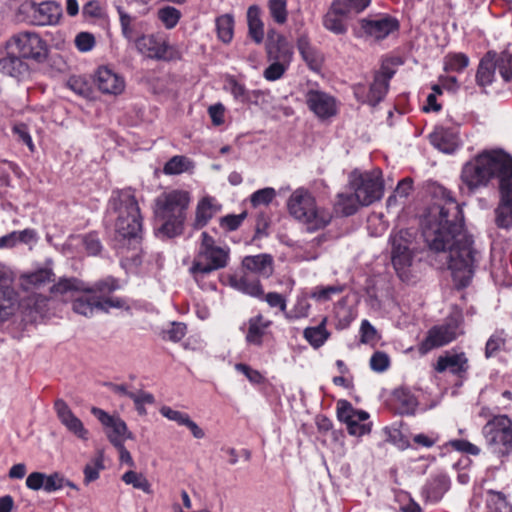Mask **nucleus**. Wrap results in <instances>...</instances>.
<instances>
[{
	"mask_svg": "<svg viewBox=\"0 0 512 512\" xmlns=\"http://www.w3.org/2000/svg\"><path fill=\"white\" fill-rule=\"evenodd\" d=\"M217 36L223 43H230L234 34V18L231 14H224L216 18Z\"/></svg>",
	"mask_w": 512,
	"mask_h": 512,
	"instance_id": "4c0bfd02",
	"label": "nucleus"
},
{
	"mask_svg": "<svg viewBox=\"0 0 512 512\" xmlns=\"http://www.w3.org/2000/svg\"><path fill=\"white\" fill-rule=\"evenodd\" d=\"M129 398L133 400L139 415H146L147 411L144 407L145 404H154L155 402L153 394L142 390L137 393L130 394Z\"/></svg>",
	"mask_w": 512,
	"mask_h": 512,
	"instance_id": "09e8293b",
	"label": "nucleus"
},
{
	"mask_svg": "<svg viewBox=\"0 0 512 512\" xmlns=\"http://www.w3.org/2000/svg\"><path fill=\"white\" fill-rule=\"evenodd\" d=\"M121 480L125 484L132 485L133 488L142 490L146 494L152 493L151 484L142 473L129 470L122 475Z\"/></svg>",
	"mask_w": 512,
	"mask_h": 512,
	"instance_id": "79ce46f5",
	"label": "nucleus"
},
{
	"mask_svg": "<svg viewBox=\"0 0 512 512\" xmlns=\"http://www.w3.org/2000/svg\"><path fill=\"white\" fill-rule=\"evenodd\" d=\"M498 179V188L504 178H512V157L501 151H485L467 162L461 172V180L469 191L486 186L491 178Z\"/></svg>",
	"mask_w": 512,
	"mask_h": 512,
	"instance_id": "f03ea898",
	"label": "nucleus"
},
{
	"mask_svg": "<svg viewBox=\"0 0 512 512\" xmlns=\"http://www.w3.org/2000/svg\"><path fill=\"white\" fill-rule=\"evenodd\" d=\"M271 325V321L265 320L262 315H257L249 320V328L246 340L249 344L260 346L262 337L266 329Z\"/></svg>",
	"mask_w": 512,
	"mask_h": 512,
	"instance_id": "473e14b6",
	"label": "nucleus"
},
{
	"mask_svg": "<svg viewBox=\"0 0 512 512\" xmlns=\"http://www.w3.org/2000/svg\"><path fill=\"white\" fill-rule=\"evenodd\" d=\"M246 217V211H243L238 215L228 214L220 219V226L229 232L235 231L241 226Z\"/></svg>",
	"mask_w": 512,
	"mask_h": 512,
	"instance_id": "603ef678",
	"label": "nucleus"
},
{
	"mask_svg": "<svg viewBox=\"0 0 512 512\" xmlns=\"http://www.w3.org/2000/svg\"><path fill=\"white\" fill-rule=\"evenodd\" d=\"M337 415L340 421H343L347 425L348 432L350 434H359L362 431L354 425L353 417H357L358 420H367L369 415L366 411H357L347 401L338 402Z\"/></svg>",
	"mask_w": 512,
	"mask_h": 512,
	"instance_id": "a878e982",
	"label": "nucleus"
},
{
	"mask_svg": "<svg viewBox=\"0 0 512 512\" xmlns=\"http://www.w3.org/2000/svg\"><path fill=\"white\" fill-rule=\"evenodd\" d=\"M489 448L501 456L512 450V420L507 415L493 416L482 428Z\"/></svg>",
	"mask_w": 512,
	"mask_h": 512,
	"instance_id": "6e6552de",
	"label": "nucleus"
},
{
	"mask_svg": "<svg viewBox=\"0 0 512 512\" xmlns=\"http://www.w3.org/2000/svg\"><path fill=\"white\" fill-rule=\"evenodd\" d=\"M264 299L270 307L279 308L282 312L286 310V298L283 295L270 292L265 295Z\"/></svg>",
	"mask_w": 512,
	"mask_h": 512,
	"instance_id": "338daca9",
	"label": "nucleus"
},
{
	"mask_svg": "<svg viewBox=\"0 0 512 512\" xmlns=\"http://www.w3.org/2000/svg\"><path fill=\"white\" fill-rule=\"evenodd\" d=\"M494 51H488L480 60L476 73V82L480 87H486L494 80L495 66L493 65Z\"/></svg>",
	"mask_w": 512,
	"mask_h": 512,
	"instance_id": "2f4dec72",
	"label": "nucleus"
},
{
	"mask_svg": "<svg viewBox=\"0 0 512 512\" xmlns=\"http://www.w3.org/2000/svg\"><path fill=\"white\" fill-rule=\"evenodd\" d=\"M411 235L408 231L401 230L391 238V259L395 270L402 277L406 268L411 265L412 254L409 248Z\"/></svg>",
	"mask_w": 512,
	"mask_h": 512,
	"instance_id": "dca6fc26",
	"label": "nucleus"
},
{
	"mask_svg": "<svg viewBox=\"0 0 512 512\" xmlns=\"http://www.w3.org/2000/svg\"><path fill=\"white\" fill-rule=\"evenodd\" d=\"M33 17L38 25H54L62 16V7L55 1H45L40 4L31 2Z\"/></svg>",
	"mask_w": 512,
	"mask_h": 512,
	"instance_id": "4be33fe9",
	"label": "nucleus"
},
{
	"mask_svg": "<svg viewBox=\"0 0 512 512\" xmlns=\"http://www.w3.org/2000/svg\"><path fill=\"white\" fill-rule=\"evenodd\" d=\"M189 203L190 195L187 191L172 190L159 195L155 200L154 215L162 224L157 232L168 238L181 235Z\"/></svg>",
	"mask_w": 512,
	"mask_h": 512,
	"instance_id": "7ed1b4c3",
	"label": "nucleus"
},
{
	"mask_svg": "<svg viewBox=\"0 0 512 512\" xmlns=\"http://www.w3.org/2000/svg\"><path fill=\"white\" fill-rule=\"evenodd\" d=\"M189 161L184 156H173L163 168V172L167 175L180 174L187 170Z\"/></svg>",
	"mask_w": 512,
	"mask_h": 512,
	"instance_id": "de8ad7c7",
	"label": "nucleus"
},
{
	"mask_svg": "<svg viewBox=\"0 0 512 512\" xmlns=\"http://www.w3.org/2000/svg\"><path fill=\"white\" fill-rule=\"evenodd\" d=\"M326 319H323L316 327H308L304 330L305 339L314 347L319 348L328 339L329 333L325 328Z\"/></svg>",
	"mask_w": 512,
	"mask_h": 512,
	"instance_id": "58836bf2",
	"label": "nucleus"
},
{
	"mask_svg": "<svg viewBox=\"0 0 512 512\" xmlns=\"http://www.w3.org/2000/svg\"><path fill=\"white\" fill-rule=\"evenodd\" d=\"M269 11L275 22L283 24L286 21V1L285 0H269Z\"/></svg>",
	"mask_w": 512,
	"mask_h": 512,
	"instance_id": "8fccbe9b",
	"label": "nucleus"
},
{
	"mask_svg": "<svg viewBox=\"0 0 512 512\" xmlns=\"http://www.w3.org/2000/svg\"><path fill=\"white\" fill-rule=\"evenodd\" d=\"M46 474L42 472H32L26 478V486L34 491H38L40 489L44 490L45 487Z\"/></svg>",
	"mask_w": 512,
	"mask_h": 512,
	"instance_id": "052dcab7",
	"label": "nucleus"
},
{
	"mask_svg": "<svg viewBox=\"0 0 512 512\" xmlns=\"http://www.w3.org/2000/svg\"><path fill=\"white\" fill-rule=\"evenodd\" d=\"M160 413L162 416L166 417L167 419H169L171 421H175L179 425H182V426H184V424L187 422V420L190 417L187 413L174 410L168 406H163L160 409Z\"/></svg>",
	"mask_w": 512,
	"mask_h": 512,
	"instance_id": "bf43d9fd",
	"label": "nucleus"
},
{
	"mask_svg": "<svg viewBox=\"0 0 512 512\" xmlns=\"http://www.w3.org/2000/svg\"><path fill=\"white\" fill-rule=\"evenodd\" d=\"M306 102L319 118L325 119L336 114L334 98L324 92L310 90L306 95Z\"/></svg>",
	"mask_w": 512,
	"mask_h": 512,
	"instance_id": "412c9836",
	"label": "nucleus"
},
{
	"mask_svg": "<svg viewBox=\"0 0 512 512\" xmlns=\"http://www.w3.org/2000/svg\"><path fill=\"white\" fill-rule=\"evenodd\" d=\"M94 82L103 94L119 95L125 88L123 77L107 67L97 70Z\"/></svg>",
	"mask_w": 512,
	"mask_h": 512,
	"instance_id": "6ab92c4d",
	"label": "nucleus"
},
{
	"mask_svg": "<svg viewBox=\"0 0 512 512\" xmlns=\"http://www.w3.org/2000/svg\"><path fill=\"white\" fill-rule=\"evenodd\" d=\"M13 134L17 137L18 141L26 144L30 151H34V144L26 124L18 123L13 126Z\"/></svg>",
	"mask_w": 512,
	"mask_h": 512,
	"instance_id": "5fc2aeb1",
	"label": "nucleus"
},
{
	"mask_svg": "<svg viewBox=\"0 0 512 512\" xmlns=\"http://www.w3.org/2000/svg\"><path fill=\"white\" fill-rule=\"evenodd\" d=\"M12 43L18 50L19 57L43 62L48 55V48L41 37L34 32H21L12 38Z\"/></svg>",
	"mask_w": 512,
	"mask_h": 512,
	"instance_id": "9b49d317",
	"label": "nucleus"
},
{
	"mask_svg": "<svg viewBox=\"0 0 512 512\" xmlns=\"http://www.w3.org/2000/svg\"><path fill=\"white\" fill-rule=\"evenodd\" d=\"M119 288L118 283L113 278H108L96 282L93 286L86 285L77 278H62L51 288V292L64 294L68 291L86 292L93 295L109 294Z\"/></svg>",
	"mask_w": 512,
	"mask_h": 512,
	"instance_id": "f8f14e48",
	"label": "nucleus"
},
{
	"mask_svg": "<svg viewBox=\"0 0 512 512\" xmlns=\"http://www.w3.org/2000/svg\"><path fill=\"white\" fill-rule=\"evenodd\" d=\"M275 196V189L271 187H266L255 191L250 196V202L253 207H258L260 205H268L272 202Z\"/></svg>",
	"mask_w": 512,
	"mask_h": 512,
	"instance_id": "a18cd8bd",
	"label": "nucleus"
},
{
	"mask_svg": "<svg viewBox=\"0 0 512 512\" xmlns=\"http://www.w3.org/2000/svg\"><path fill=\"white\" fill-rule=\"evenodd\" d=\"M261 10L257 5H252L247 10L248 34L257 43L264 39V24L260 17Z\"/></svg>",
	"mask_w": 512,
	"mask_h": 512,
	"instance_id": "7c9ffc66",
	"label": "nucleus"
},
{
	"mask_svg": "<svg viewBox=\"0 0 512 512\" xmlns=\"http://www.w3.org/2000/svg\"><path fill=\"white\" fill-rule=\"evenodd\" d=\"M84 294L74 296L72 299V310L82 316L90 317L95 310H100L99 295Z\"/></svg>",
	"mask_w": 512,
	"mask_h": 512,
	"instance_id": "cd10ccee",
	"label": "nucleus"
},
{
	"mask_svg": "<svg viewBox=\"0 0 512 512\" xmlns=\"http://www.w3.org/2000/svg\"><path fill=\"white\" fill-rule=\"evenodd\" d=\"M135 47L139 53L151 59L169 60V45L165 41H160L154 35H142L135 39Z\"/></svg>",
	"mask_w": 512,
	"mask_h": 512,
	"instance_id": "a211bd4d",
	"label": "nucleus"
},
{
	"mask_svg": "<svg viewBox=\"0 0 512 512\" xmlns=\"http://www.w3.org/2000/svg\"><path fill=\"white\" fill-rule=\"evenodd\" d=\"M442 198L428 209L422 235L428 251L435 261L446 266L455 284L466 287L475 271L480 254L474 240L463 225V215L458 203L449 192L440 189Z\"/></svg>",
	"mask_w": 512,
	"mask_h": 512,
	"instance_id": "f257e3e1",
	"label": "nucleus"
},
{
	"mask_svg": "<svg viewBox=\"0 0 512 512\" xmlns=\"http://www.w3.org/2000/svg\"><path fill=\"white\" fill-rule=\"evenodd\" d=\"M492 62L505 82L512 81V54L509 51H494Z\"/></svg>",
	"mask_w": 512,
	"mask_h": 512,
	"instance_id": "e433bc0d",
	"label": "nucleus"
},
{
	"mask_svg": "<svg viewBox=\"0 0 512 512\" xmlns=\"http://www.w3.org/2000/svg\"><path fill=\"white\" fill-rule=\"evenodd\" d=\"M158 18L167 29H172L178 24L181 12L175 7L166 6L158 10Z\"/></svg>",
	"mask_w": 512,
	"mask_h": 512,
	"instance_id": "c03bdc74",
	"label": "nucleus"
},
{
	"mask_svg": "<svg viewBox=\"0 0 512 512\" xmlns=\"http://www.w3.org/2000/svg\"><path fill=\"white\" fill-rule=\"evenodd\" d=\"M11 272L0 264V322L8 320L18 309V293L12 286Z\"/></svg>",
	"mask_w": 512,
	"mask_h": 512,
	"instance_id": "4468645a",
	"label": "nucleus"
},
{
	"mask_svg": "<svg viewBox=\"0 0 512 512\" xmlns=\"http://www.w3.org/2000/svg\"><path fill=\"white\" fill-rule=\"evenodd\" d=\"M486 502L490 512H512V506L508 503L506 496L502 492L487 491Z\"/></svg>",
	"mask_w": 512,
	"mask_h": 512,
	"instance_id": "a19ab883",
	"label": "nucleus"
},
{
	"mask_svg": "<svg viewBox=\"0 0 512 512\" xmlns=\"http://www.w3.org/2000/svg\"><path fill=\"white\" fill-rule=\"evenodd\" d=\"M337 2H342V4L346 7L347 13L351 16L352 14H357L362 12L369 4L371 0H336Z\"/></svg>",
	"mask_w": 512,
	"mask_h": 512,
	"instance_id": "69168bd1",
	"label": "nucleus"
},
{
	"mask_svg": "<svg viewBox=\"0 0 512 512\" xmlns=\"http://www.w3.org/2000/svg\"><path fill=\"white\" fill-rule=\"evenodd\" d=\"M54 273L50 268H41L26 276L29 284L39 287L53 280Z\"/></svg>",
	"mask_w": 512,
	"mask_h": 512,
	"instance_id": "49530a36",
	"label": "nucleus"
},
{
	"mask_svg": "<svg viewBox=\"0 0 512 512\" xmlns=\"http://www.w3.org/2000/svg\"><path fill=\"white\" fill-rule=\"evenodd\" d=\"M348 186L356 193L362 206H369L379 201L384 194V181L380 169L370 171L353 170L348 177Z\"/></svg>",
	"mask_w": 512,
	"mask_h": 512,
	"instance_id": "423d86ee",
	"label": "nucleus"
},
{
	"mask_svg": "<svg viewBox=\"0 0 512 512\" xmlns=\"http://www.w3.org/2000/svg\"><path fill=\"white\" fill-rule=\"evenodd\" d=\"M290 215L307 225L308 230L324 228L332 218L329 211L317 207L315 198L304 188L295 190L290 196Z\"/></svg>",
	"mask_w": 512,
	"mask_h": 512,
	"instance_id": "39448f33",
	"label": "nucleus"
},
{
	"mask_svg": "<svg viewBox=\"0 0 512 512\" xmlns=\"http://www.w3.org/2000/svg\"><path fill=\"white\" fill-rule=\"evenodd\" d=\"M216 210L212 204V198L204 197L201 199L196 207L195 221L193 227L200 229L207 225L209 220L214 216Z\"/></svg>",
	"mask_w": 512,
	"mask_h": 512,
	"instance_id": "f704fd0d",
	"label": "nucleus"
},
{
	"mask_svg": "<svg viewBox=\"0 0 512 512\" xmlns=\"http://www.w3.org/2000/svg\"><path fill=\"white\" fill-rule=\"evenodd\" d=\"M370 366L374 371L383 372L389 366V357L383 352H375L370 359Z\"/></svg>",
	"mask_w": 512,
	"mask_h": 512,
	"instance_id": "e2e57ef3",
	"label": "nucleus"
},
{
	"mask_svg": "<svg viewBox=\"0 0 512 512\" xmlns=\"http://www.w3.org/2000/svg\"><path fill=\"white\" fill-rule=\"evenodd\" d=\"M91 413L104 426L106 436L113 446H120L126 439H134V435L128 430L125 421L119 416L109 415L97 407H92Z\"/></svg>",
	"mask_w": 512,
	"mask_h": 512,
	"instance_id": "ddd939ff",
	"label": "nucleus"
},
{
	"mask_svg": "<svg viewBox=\"0 0 512 512\" xmlns=\"http://www.w3.org/2000/svg\"><path fill=\"white\" fill-rule=\"evenodd\" d=\"M83 243L87 253L90 255H97L102 249L100 240L93 234L86 235Z\"/></svg>",
	"mask_w": 512,
	"mask_h": 512,
	"instance_id": "774afa93",
	"label": "nucleus"
},
{
	"mask_svg": "<svg viewBox=\"0 0 512 512\" xmlns=\"http://www.w3.org/2000/svg\"><path fill=\"white\" fill-rule=\"evenodd\" d=\"M467 362L464 353L447 354L438 358L435 370L441 373L449 369L453 374H459L467 370Z\"/></svg>",
	"mask_w": 512,
	"mask_h": 512,
	"instance_id": "c85d7f7f",
	"label": "nucleus"
},
{
	"mask_svg": "<svg viewBox=\"0 0 512 512\" xmlns=\"http://www.w3.org/2000/svg\"><path fill=\"white\" fill-rule=\"evenodd\" d=\"M362 206V200H359L356 193H340L337 196L336 208L344 216L355 214Z\"/></svg>",
	"mask_w": 512,
	"mask_h": 512,
	"instance_id": "c9c22d12",
	"label": "nucleus"
},
{
	"mask_svg": "<svg viewBox=\"0 0 512 512\" xmlns=\"http://www.w3.org/2000/svg\"><path fill=\"white\" fill-rule=\"evenodd\" d=\"M230 284L235 289L252 297H262L264 295L260 280L255 275L249 273H245L241 277L231 276Z\"/></svg>",
	"mask_w": 512,
	"mask_h": 512,
	"instance_id": "393cba45",
	"label": "nucleus"
},
{
	"mask_svg": "<svg viewBox=\"0 0 512 512\" xmlns=\"http://www.w3.org/2000/svg\"><path fill=\"white\" fill-rule=\"evenodd\" d=\"M395 71L387 65H382L379 72L375 74L374 81L370 85L366 102L372 106L381 102L389 88V81L393 77Z\"/></svg>",
	"mask_w": 512,
	"mask_h": 512,
	"instance_id": "aec40b11",
	"label": "nucleus"
},
{
	"mask_svg": "<svg viewBox=\"0 0 512 512\" xmlns=\"http://www.w3.org/2000/svg\"><path fill=\"white\" fill-rule=\"evenodd\" d=\"M462 322V314L459 311L451 313L445 323L432 327L426 338L420 344L419 351L422 354L452 342L462 333L460 325Z\"/></svg>",
	"mask_w": 512,
	"mask_h": 512,
	"instance_id": "1a4fd4ad",
	"label": "nucleus"
},
{
	"mask_svg": "<svg viewBox=\"0 0 512 512\" xmlns=\"http://www.w3.org/2000/svg\"><path fill=\"white\" fill-rule=\"evenodd\" d=\"M235 369L243 373L247 379L253 384H260L264 381L262 374L244 363H237Z\"/></svg>",
	"mask_w": 512,
	"mask_h": 512,
	"instance_id": "4d7b16f0",
	"label": "nucleus"
},
{
	"mask_svg": "<svg viewBox=\"0 0 512 512\" xmlns=\"http://www.w3.org/2000/svg\"><path fill=\"white\" fill-rule=\"evenodd\" d=\"M54 409L59 421L70 433L74 434L79 439H88V430L63 399H57L55 401Z\"/></svg>",
	"mask_w": 512,
	"mask_h": 512,
	"instance_id": "f3484780",
	"label": "nucleus"
},
{
	"mask_svg": "<svg viewBox=\"0 0 512 512\" xmlns=\"http://www.w3.org/2000/svg\"><path fill=\"white\" fill-rule=\"evenodd\" d=\"M109 207L118 215L115 224L117 234L123 239H140L142 216L133 191L130 188L113 191Z\"/></svg>",
	"mask_w": 512,
	"mask_h": 512,
	"instance_id": "20e7f679",
	"label": "nucleus"
},
{
	"mask_svg": "<svg viewBox=\"0 0 512 512\" xmlns=\"http://www.w3.org/2000/svg\"><path fill=\"white\" fill-rule=\"evenodd\" d=\"M229 250L215 244L207 232H202L198 253L190 268L192 274H209L227 266Z\"/></svg>",
	"mask_w": 512,
	"mask_h": 512,
	"instance_id": "0eeeda50",
	"label": "nucleus"
},
{
	"mask_svg": "<svg viewBox=\"0 0 512 512\" xmlns=\"http://www.w3.org/2000/svg\"><path fill=\"white\" fill-rule=\"evenodd\" d=\"M67 87L80 96H88L90 87L80 76H72L67 81Z\"/></svg>",
	"mask_w": 512,
	"mask_h": 512,
	"instance_id": "864d4df0",
	"label": "nucleus"
},
{
	"mask_svg": "<svg viewBox=\"0 0 512 512\" xmlns=\"http://www.w3.org/2000/svg\"><path fill=\"white\" fill-rule=\"evenodd\" d=\"M297 48L303 60L313 71H318L322 64L321 55L310 45L305 36H301L297 42Z\"/></svg>",
	"mask_w": 512,
	"mask_h": 512,
	"instance_id": "72a5a7b5",
	"label": "nucleus"
},
{
	"mask_svg": "<svg viewBox=\"0 0 512 512\" xmlns=\"http://www.w3.org/2000/svg\"><path fill=\"white\" fill-rule=\"evenodd\" d=\"M345 9L346 7L342 4V2L334 1L329 11L324 16L323 24L325 28L335 34L346 33L347 26L345 22L350 17V15Z\"/></svg>",
	"mask_w": 512,
	"mask_h": 512,
	"instance_id": "5701e85b",
	"label": "nucleus"
},
{
	"mask_svg": "<svg viewBox=\"0 0 512 512\" xmlns=\"http://www.w3.org/2000/svg\"><path fill=\"white\" fill-rule=\"evenodd\" d=\"M242 266L249 274L259 275L265 278L272 273V257L268 254H259L246 256L242 261Z\"/></svg>",
	"mask_w": 512,
	"mask_h": 512,
	"instance_id": "b1692460",
	"label": "nucleus"
},
{
	"mask_svg": "<svg viewBox=\"0 0 512 512\" xmlns=\"http://www.w3.org/2000/svg\"><path fill=\"white\" fill-rule=\"evenodd\" d=\"M399 29V21L387 14L369 15L359 20L357 37L381 41Z\"/></svg>",
	"mask_w": 512,
	"mask_h": 512,
	"instance_id": "9d476101",
	"label": "nucleus"
},
{
	"mask_svg": "<svg viewBox=\"0 0 512 512\" xmlns=\"http://www.w3.org/2000/svg\"><path fill=\"white\" fill-rule=\"evenodd\" d=\"M285 37L278 34L275 30L268 31L267 37V52L270 57L279 58L285 56L287 51L285 49Z\"/></svg>",
	"mask_w": 512,
	"mask_h": 512,
	"instance_id": "ea45409f",
	"label": "nucleus"
},
{
	"mask_svg": "<svg viewBox=\"0 0 512 512\" xmlns=\"http://www.w3.org/2000/svg\"><path fill=\"white\" fill-rule=\"evenodd\" d=\"M448 444L453 449L467 454L478 455L480 453V449L467 440H451Z\"/></svg>",
	"mask_w": 512,
	"mask_h": 512,
	"instance_id": "0e129e2a",
	"label": "nucleus"
},
{
	"mask_svg": "<svg viewBox=\"0 0 512 512\" xmlns=\"http://www.w3.org/2000/svg\"><path fill=\"white\" fill-rule=\"evenodd\" d=\"M469 65V58L463 53L448 54L444 58V70L461 72Z\"/></svg>",
	"mask_w": 512,
	"mask_h": 512,
	"instance_id": "37998d69",
	"label": "nucleus"
},
{
	"mask_svg": "<svg viewBox=\"0 0 512 512\" xmlns=\"http://www.w3.org/2000/svg\"><path fill=\"white\" fill-rule=\"evenodd\" d=\"M75 45L81 52H88L95 46V37L89 32H80L75 38Z\"/></svg>",
	"mask_w": 512,
	"mask_h": 512,
	"instance_id": "6e6d98bb",
	"label": "nucleus"
},
{
	"mask_svg": "<svg viewBox=\"0 0 512 512\" xmlns=\"http://www.w3.org/2000/svg\"><path fill=\"white\" fill-rule=\"evenodd\" d=\"M431 144L444 153H452L458 147L456 135L443 127H437L430 134Z\"/></svg>",
	"mask_w": 512,
	"mask_h": 512,
	"instance_id": "bb28decb",
	"label": "nucleus"
},
{
	"mask_svg": "<svg viewBox=\"0 0 512 512\" xmlns=\"http://www.w3.org/2000/svg\"><path fill=\"white\" fill-rule=\"evenodd\" d=\"M61 488H63V475L62 474H60L58 472H54L50 475H46L45 487H44L45 492L51 493V492L60 490Z\"/></svg>",
	"mask_w": 512,
	"mask_h": 512,
	"instance_id": "680f3d73",
	"label": "nucleus"
},
{
	"mask_svg": "<svg viewBox=\"0 0 512 512\" xmlns=\"http://www.w3.org/2000/svg\"><path fill=\"white\" fill-rule=\"evenodd\" d=\"M103 468L104 466L101 459H97L94 466L90 464L85 465L83 470L84 483L88 485L89 483L97 480L100 476V470Z\"/></svg>",
	"mask_w": 512,
	"mask_h": 512,
	"instance_id": "13d9d810",
	"label": "nucleus"
},
{
	"mask_svg": "<svg viewBox=\"0 0 512 512\" xmlns=\"http://www.w3.org/2000/svg\"><path fill=\"white\" fill-rule=\"evenodd\" d=\"M28 65L15 55H8L0 59V73L20 79L28 74Z\"/></svg>",
	"mask_w": 512,
	"mask_h": 512,
	"instance_id": "c756f323",
	"label": "nucleus"
},
{
	"mask_svg": "<svg viewBox=\"0 0 512 512\" xmlns=\"http://www.w3.org/2000/svg\"><path fill=\"white\" fill-rule=\"evenodd\" d=\"M499 202L494 210L495 224L500 229L512 228V177L503 179L498 188Z\"/></svg>",
	"mask_w": 512,
	"mask_h": 512,
	"instance_id": "2eb2a0df",
	"label": "nucleus"
},
{
	"mask_svg": "<svg viewBox=\"0 0 512 512\" xmlns=\"http://www.w3.org/2000/svg\"><path fill=\"white\" fill-rule=\"evenodd\" d=\"M343 289L344 287L341 285L318 286L312 292V297L318 301L325 302L331 299L332 295L340 294Z\"/></svg>",
	"mask_w": 512,
	"mask_h": 512,
	"instance_id": "3c124183",
	"label": "nucleus"
}]
</instances>
